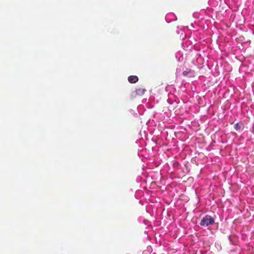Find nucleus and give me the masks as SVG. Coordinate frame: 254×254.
<instances>
[{"instance_id":"nucleus-1","label":"nucleus","mask_w":254,"mask_h":254,"mask_svg":"<svg viewBox=\"0 0 254 254\" xmlns=\"http://www.w3.org/2000/svg\"><path fill=\"white\" fill-rule=\"evenodd\" d=\"M214 223V219L209 215H206L203 217L200 222L201 226H209Z\"/></svg>"},{"instance_id":"nucleus-2","label":"nucleus","mask_w":254,"mask_h":254,"mask_svg":"<svg viewBox=\"0 0 254 254\" xmlns=\"http://www.w3.org/2000/svg\"><path fill=\"white\" fill-rule=\"evenodd\" d=\"M146 91V90L144 87L142 86H137V88H136L135 93L137 95L142 96L144 94Z\"/></svg>"},{"instance_id":"nucleus-3","label":"nucleus","mask_w":254,"mask_h":254,"mask_svg":"<svg viewBox=\"0 0 254 254\" xmlns=\"http://www.w3.org/2000/svg\"><path fill=\"white\" fill-rule=\"evenodd\" d=\"M138 80V78L136 75H130L128 77V81L130 83H135Z\"/></svg>"},{"instance_id":"nucleus-4","label":"nucleus","mask_w":254,"mask_h":254,"mask_svg":"<svg viewBox=\"0 0 254 254\" xmlns=\"http://www.w3.org/2000/svg\"><path fill=\"white\" fill-rule=\"evenodd\" d=\"M234 127L236 130H240L241 128V124L237 123L235 125Z\"/></svg>"},{"instance_id":"nucleus-5","label":"nucleus","mask_w":254,"mask_h":254,"mask_svg":"<svg viewBox=\"0 0 254 254\" xmlns=\"http://www.w3.org/2000/svg\"><path fill=\"white\" fill-rule=\"evenodd\" d=\"M189 73V72L187 71H183V74L184 75V76H187Z\"/></svg>"}]
</instances>
